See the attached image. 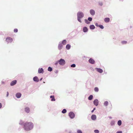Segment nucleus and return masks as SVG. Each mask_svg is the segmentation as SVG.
<instances>
[{
  "mask_svg": "<svg viewBox=\"0 0 133 133\" xmlns=\"http://www.w3.org/2000/svg\"><path fill=\"white\" fill-rule=\"evenodd\" d=\"M94 132L95 133H99V131L97 130H94Z\"/></svg>",
  "mask_w": 133,
  "mask_h": 133,
  "instance_id": "nucleus-30",
  "label": "nucleus"
},
{
  "mask_svg": "<svg viewBox=\"0 0 133 133\" xmlns=\"http://www.w3.org/2000/svg\"><path fill=\"white\" fill-rule=\"evenodd\" d=\"M43 69L42 68H39L38 70V72L39 73H43Z\"/></svg>",
  "mask_w": 133,
  "mask_h": 133,
  "instance_id": "nucleus-15",
  "label": "nucleus"
},
{
  "mask_svg": "<svg viewBox=\"0 0 133 133\" xmlns=\"http://www.w3.org/2000/svg\"><path fill=\"white\" fill-rule=\"evenodd\" d=\"M52 68H51L50 67H49L48 68V71H51L52 70Z\"/></svg>",
  "mask_w": 133,
  "mask_h": 133,
  "instance_id": "nucleus-27",
  "label": "nucleus"
},
{
  "mask_svg": "<svg viewBox=\"0 0 133 133\" xmlns=\"http://www.w3.org/2000/svg\"><path fill=\"white\" fill-rule=\"evenodd\" d=\"M77 17L82 18L83 17L84 14L83 12H79L77 13Z\"/></svg>",
  "mask_w": 133,
  "mask_h": 133,
  "instance_id": "nucleus-3",
  "label": "nucleus"
},
{
  "mask_svg": "<svg viewBox=\"0 0 133 133\" xmlns=\"http://www.w3.org/2000/svg\"><path fill=\"white\" fill-rule=\"evenodd\" d=\"M93 96L92 95H90L88 97V99L89 100H91L93 98Z\"/></svg>",
  "mask_w": 133,
  "mask_h": 133,
  "instance_id": "nucleus-22",
  "label": "nucleus"
},
{
  "mask_svg": "<svg viewBox=\"0 0 133 133\" xmlns=\"http://www.w3.org/2000/svg\"><path fill=\"white\" fill-rule=\"evenodd\" d=\"M2 107V104L1 103H0V109Z\"/></svg>",
  "mask_w": 133,
  "mask_h": 133,
  "instance_id": "nucleus-41",
  "label": "nucleus"
},
{
  "mask_svg": "<svg viewBox=\"0 0 133 133\" xmlns=\"http://www.w3.org/2000/svg\"><path fill=\"white\" fill-rule=\"evenodd\" d=\"M122 44H126L127 43V42L126 41H122Z\"/></svg>",
  "mask_w": 133,
  "mask_h": 133,
  "instance_id": "nucleus-37",
  "label": "nucleus"
},
{
  "mask_svg": "<svg viewBox=\"0 0 133 133\" xmlns=\"http://www.w3.org/2000/svg\"><path fill=\"white\" fill-rule=\"evenodd\" d=\"M99 5L100 6H102L103 5L102 3L101 2H100L99 3Z\"/></svg>",
  "mask_w": 133,
  "mask_h": 133,
  "instance_id": "nucleus-38",
  "label": "nucleus"
},
{
  "mask_svg": "<svg viewBox=\"0 0 133 133\" xmlns=\"http://www.w3.org/2000/svg\"><path fill=\"white\" fill-rule=\"evenodd\" d=\"M14 31L15 32H17L18 31V29H14Z\"/></svg>",
  "mask_w": 133,
  "mask_h": 133,
  "instance_id": "nucleus-36",
  "label": "nucleus"
},
{
  "mask_svg": "<svg viewBox=\"0 0 133 133\" xmlns=\"http://www.w3.org/2000/svg\"><path fill=\"white\" fill-rule=\"evenodd\" d=\"M92 18L91 17H89L88 19V20L90 21H91L92 20Z\"/></svg>",
  "mask_w": 133,
  "mask_h": 133,
  "instance_id": "nucleus-35",
  "label": "nucleus"
},
{
  "mask_svg": "<svg viewBox=\"0 0 133 133\" xmlns=\"http://www.w3.org/2000/svg\"><path fill=\"white\" fill-rule=\"evenodd\" d=\"M79 18V17H77V19L78 21H79V22L81 23V21L80 19V18Z\"/></svg>",
  "mask_w": 133,
  "mask_h": 133,
  "instance_id": "nucleus-32",
  "label": "nucleus"
},
{
  "mask_svg": "<svg viewBox=\"0 0 133 133\" xmlns=\"http://www.w3.org/2000/svg\"><path fill=\"white\" fill-rule=\"evenodd\" d=\"M16 97L18 98H20L21 96V94L20 93H18L16 94Z\"/></svg>",
  "mask_w": 133,
  "mask_h": 133,
  "instance_id": "nucleus-10",
  "label": "nucleus"
},
{
  "mask_svg": "<svg viewBox=\"0 0 133 133\" xmlns=\"http://www.w3.org/2000/svg\"><path fill=\"white\" fill-rule=\"evenodd\" d=\"M96 116L94 115H92L91 116V118L93 120H95L96 119Z\"/></svg>",
  "mask_w": 133,
  "mask_h": 133,
  "instance_id": "nucleus-13",
  "label": "nucleus"
},
{
  "mask_svg": "<svg viewBox=\"0 0 133 133\" xmlns=\"http://www.w3.org/2000/svg\"><path fill=\"white\" fill-rule=\"evenodd\" d=\"M50 98H52L51 99V101H55V99L54 98V96H50Z\"/></svg>",
  "mask_w": 133,
  "mask_h": 133,
  "instance_id": "nucleus-18",
  "label": "nucleus"
},
{
  "mask_svg": "<svg viewBox=\"0 0 133 133\" xmlns=\"http://www.w3.org/2000/svg\"><path fill=\"white\" fill-rule=\"evenodd\" d=\"M77 132V133H82V131L80 130H78Z\"/></svg>",
  "mask_w": 133,
  "mask_h": 133,
  "instance_id": "nucleus-33",
  "label": "nucleus"
},
{
  "mask_svg": "<svg viewBox=\"0 0 133 133\" xmlns=\"http://www.w3.org/2000/svg\"><path fill=\"white\" fill-rule=\"evenodd\" d=\"M95 69L99 72L102 73L103 72V71L102 69L100 68H96Z\"/></svg>",
  "mask_w": 133,
  "mask_h": 133,
  "instance_id": "nucleus-12",
  "label": "nucleus"
},
{
  "mask_svg": "<svg viewBox=\"0 0 133 133\" xmlns=\"http://www.w3.org/2000/svg\"><path fill=\"white\" fill-rule=\"evenodd\" d=\"M9 92H7V96H8L9 95Z\"/></svg>",
  "mask_w": 133,
  "mask_h": 133,
  "instance_id": "nucleus-43",
  "label": "nucleus"
},
{
  "mask_svg": "<svg viewBox=\"0 0 133 133\" xmlns=\"http://www.w3.org/2000/svg\"><path fill=\"white\" fill-rule=\"evenodd\" d=\"M6 41L8 43H11L13 41L12 39L10 37H7L6 39Z\"/></svg>",
  "mask_w": 133,
  "mask_h": 133,
  "instance_id": "nucleus-4",
  "label": "nucleus"
},
{
  "mask_svg": "<svg viewBox=\"0 0 133 133\" xmlns=\"http://www.w3.org/2000/svg\"><path fill=\"white\" fill-rule=\"evenodd\" d=\"M90 13L91 15H94L95 14V12L94 10L91 9L90 10Z\"/></svg>",
  "mask_w": 133,
  "mask_h": 133,
  "instance_id": "nucleus-9",
  "label": "nucleus"
},
{
  "mask_svg": "<svg viewBox=\"0 0 133 133\" xmlns=\"http://www.w3.org/2000/svg\"><path fill=\"white\" fill-rule=\"evenodd\" d=\"M63 47V45L61 44H59L58 48L59 49H61Z\"/></svg>",
  "mask_w": 133,
  "mask_h": 133,
  "instance_id": "nucleus-17",
  "label": "nucleus"
},
{
  "mask_svg": "<svg viewBox=\"0 0 133 133\" xmlns=\"http://www.w3.org/2000/svg\"><path fill=\"white\" fill-rule=\"evenodd\" d=\"M95 26L93 25H91L90 26V29H93L95 28Z\"/></svg>",
  "mask_w": 133,
  "mask_h": 133,
  "instance_id": "nucleus-20",
  "label": "nucleus"
},
{
  "mask_svg": "<svg viewBox=\"0 0 133 133\" xmlns=\"http://www.w3.org/2000/svg\"><path fill=\"white\" fill-rule=\"evenodd\" d=\"M29 108L28 107H26L25 108V111L27 113H29L30 112Z\"/></svg>",
  "mask_w": 133,
  "mask_h": 133,
  "instance_id": "nucleus-19",
  "label": "nucleus"
},
{
  "mask_svg": "<svg viewBox=\"0 0 133 133\" xmlns=\"http://www.w3.org/2000/svg\"><path fill=\"white\" fill-rule=\"evenodd\" d=\"M33 80L34 81L38 82L39 81V79L38 77L37 76H35L33 78Z\"/></svg>",
  "mask_w": 133,
  "mask_h": 133,
  "instance_id": "nucleus-11",
  "label": "nucleus"
},
{
  "mask_svg": "<svg viewBox=\"0 0 133 133\" xmlns=\"http://www.w3.org/2000/svg\"><path fill=\"white\" fill-rule=\"evenodd\" d=\"M104 21L106 23L110 21V19L109 18H105L104 19Z\"/></svg>",
  "mask_w": 133,
  "mask_h": 133,
  "instance_id": "nucleus-14",
  "label": "nucleus"
},
{
  "mask_svg": "<svg viewBox=\"0 0 133 133\" xmlns=\"http://www.w3.org/2000/svg\"><path fill=\"white\" fill-rule=\"evenodd\" d=\"M99 26L102 29H103L104 28L103 26L102 25H99Z\"/></svg>",
  "mask_w": 133,
  "mask_h": 133,
  "instance_id": "nucleus-31",
  "label": "nucleus"
},
{
  "mask_svg": "<svg viewBox=\"0 0 133 133\" xmlns=\"http://www.w3.org/2000/svg\"><path fill=\"white\" fill-rule=\"evenodd\" d=\"M95 25L96 26H98V23H96V24H95Z\"/></svg>",
  "mask_w": 133,
  "mask_h": 133,
  "instance_id": "nucleus-42",
  "label": "nucleus"
},
{
  "mask_svg": "<svg viewBox=\"0 0 133 133\" xmlns=\"http://www.w3.org/2000/svg\"><path fill=\"white\" fill-rule=\"evenodd\" d=\"M66 112V110L65 109H64L62 111V112L64 114V113H65Z\"/></svg>",
  "mask_w": 133,
  "mask_h": 133,
  "instance_id": "nucleus-28",
  "label": "nucleus"
},
{
  "mask_svg": "<svg viewBox=\"0 0 133 133\" xmlns=\"http://www.w3.org/2000/svg\"><path fill=\"white\" fill-rule=\"evenodd\" d=\"M94 104L96 106H97L98 104V101L97 99L95 100L94 101Z\"/></svg>",
  "mask_w": 133,
  "mask_h": 133,
  "instance_id": "nucleus-6",
  "label": "nucleus"
},
{
  "mask_svg": "<svg viewBox=\"0 0 133 133\" xmlns=\"http://www.w3.org/2000/svg\"><path fill=\"white\" fill-rule=\"evenodd\" d=\"M85 23L87 24H88L90 23V22H89L87 19H85Z\"/></svg>",
  "mask_w": 133,
  "mask_h": 133,
  "instance_id": "nucleus-29",
  "label": "nucleus"
},
{
  "mask_svg": "<svg viewBox=\"0 0 133 133\" xmlns=\"http://www.w3.org/2000/svg\"><path fill=\"white\" fill-rule=\"evenodd\" d=\"M116 133H122V131H118Z\"/></svg>",
  "mask_w": 133,
  "mask_h": 133,
  "instance_id": "nucleus-40",
  "label": "nucleus"
},
{
  "mask_svg": "<svg viewBox=\"0 0 133 133\" xmlns=\"http://www.w3.org/2000/svg\"><path fill=\"white\" fill-rule=\"evenodd\" d=\"M17 83V81L16 80H14L11 82L10 83V85L13 86L15 84Z\"/></svg>",
  "mask_w": 133,
  "mask_h": 133,
  "instance_id": "nucleus-8",
  "label": "nucleus"
},
{
  "mask_svg": "<svg viewBox=\"0 0 133 133\" xmlns=\"http://www.w3.org/2000/svg\"><path fill=\"white\" fill-rule=\"evenodd\" d=\"M71 67H75L76 66V65L75 64H73L71 65Z\"/></svg>",
  "mask_w": 133,
  "mask_h": 133,
  "instance_id": "nucleus-34",
  "label": "nucleus"
},
{
  "mask_svg": "<svg viewBox=\"0 0 133 133\" xmlns=\"http://www.w3.org/2000/svg\"><path fill=\"white\" fill-rule=\"evenodd\" d=\"M95 109H95V108H94L93 109V110L91 111V112H92H92H94V111L95 110Z\"/></svg>",
  "mask_w": 133,
  "mask_h": 133,
  "instance_id": "nucleus-39",
  "label": "nucleus"
},
{
  "mask_svg": "<svg viewBox=\"0 0 133 133\" xmlns=\"http://www.w3.org/2000/svg\"><path fill=\"white\" fill-rule=\"evenodd\" d=\"M108 101H106L104 102V105L105 106H106L108 105Z\"/></svg>",
  "mask_w": 133,
  "mask_h": 133,
  "instance_id": "nucleus-25",
  "label": "nucleus"
},
{
  "mask_svg": "<svg viewBox=\"0 0 133 133\" xmlns=\"http://www.w3.org/2000/svg\"><path fill=\"white\" fill-rule=\"evenodd\" d=\"M121 121L120 120H119L118 122V125L119 126L121 125Z\"/></svg>",
  "mask_w": 133,
  "mask_h": 133,
  "instance_id": "nucleus-24",
  "label": "nucleus"
},
{
  "mask_svg": "<svg viewBox=\"0 0 133 133\" xmlns=\"http://www.w3.org/2000/svg\"><path fill=\"white\" fill-rule=\"evenodd\" d=\"M69 115L70 117L71 118H74L75 116L74 113L72 112H70L69 113Z\"/></svg>",
  "mask_w": 133,
  "mask_h": 133,
  "instance_id": "nucleus-5",
  "label": "nucleus"
},
{
  "mask_svg": "<svg viewBox=\"0 0 133 133\" xmlns=\"http://www.w3.org/2000/svg\"><path fill=\"white\" fill-rule=\"evenodd\" d=\"M42 78H41L40 79V81H41L42 80Z\"/></svg>",
  "mask_w": 133,
  "mask_h": 133,
  "instance_id": "nucleus-45",
  "label": "nucleus"
},
{
  "mask_svg": "<svg viewBox=\"0 0 133 133\" xmlns=\"http://www.w3.org/2000/svg\"><path fill=\"white\" fill-rule=\"evenodd\" d=\"M89 63L91 64H94L95 62L94 60L92 58H90L89 60Z\"/></svg>",
  "mask_w": 133,
  "mask_h": 133,
  "instance_id": "nucleus-7",
  "label": "nucleus"
},
{
  "mask_svg": "<svg viewBox=\"0 0 133 133\" xmlns=\"http://www.w3.org/2000/svg\"><path fill=\"white\" fill-rule=\"evenodd\" d=\"M58 62H59V64L61 65H64L65 63V61L64 59L62 58L58 61Z\"/></svg>",
  "mask_w": 133,
  "mask_h": 133,
  "instance_id": "nucleus-2",
  "label": "nucleus"
},
{
  "mask_svg": "<svg viewBox=\"0 0 133 133\" xmlns=\"http://www.w3.org/2000/svg\"><path fill=\"white\" fill-rule=\"evenodd\" d=\"M94 90L95 92H98L99 90V89L98 88L96 87L94 88Z\"/></svg>",
  "mask_w": 133,
  "mask_h": 133,
  "instance_id": "nucleus-26",
  "label": "nucleus"
},
{
  "mask_svg": "<svg viewBox=\"0 0 133 133\" xmlns=\"http://www.w3.org/2000/svg\"><path fill=\"white\" fill-rule=\"evenodd\" d=\"M70 45L69 44H67L66 46V48L67 49L69 50L70 48Z\"/></svg>",
  "mask_w": 133,
  "mask_h": 133,
  "instance_id": "nucleus-21",
  "label": "nucleus"
},
{
  "mask_svg": "<svg viewBox=\"0 0 133 133\" xmlns=\"http://www.w3.org/2000/svg\"><path fill=\"white\" fill-rule=\"evenodd\" d=\"M62 44L64 45H65L66 44V41L65 40H63L62 42Z\"/></svg>",
  "mask_w": 133,
  "mask_h": 133,
  "instance_id": "nucleus-23",
  "label": "nucleus"
},
{
  "mask_svg": "<svg viewBox=\"0 0 133 133\" xmlns=\"http://www.w3.org/2000/svg\"><path fill=\"white\" fill-rule=\"evenodd\" d=\"M24 128L26 131H29L32 129L33 127V124L30 122H26L23 124Z\"/></svg>",
  "mask_w": 133,
  "mask_h": 133,
  "instance_id": "nucleus-1",
  "label": "nucleus"
},
{
  "mask_svg": "<svg viewBox=\"0 0 133 133\" xmlns=\"http://www.w3.org/2000/svg\"><path fill=\"white\" fill-rule=\"evenodd\" d=\"M58 63V62L57 61V62L55 64V65H57Z\"/></svg>",
  "mask_w": 133,
  "mask_h": 133,
  "instance_id": "nucleus-44",
  "label": "nucleus"
},
{
  "mask_svg": "<svg viewBox=\"0 0 133 133\" xmlns=\"http://www.w3.org/2000/svg\"><path fill=\"white\" fill-rule=\"evenodd\" d=\"M88 30L87 28L86 27H84L83 29V31L84 32H86Z\"/></svg>",
  "mask_w": 133,
  "mask_h": 133,
  "instance_id": "nucleus-16",
  "label": "nucleus"
}]
</instances>
